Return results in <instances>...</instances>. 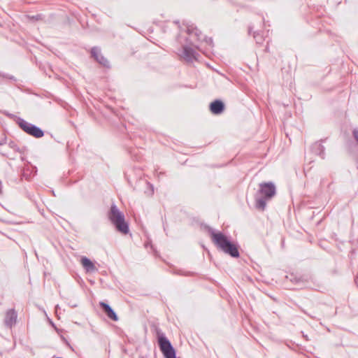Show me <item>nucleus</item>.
<instances>
[{
	"instance_id": "obj_1",
	"label": "nucleus",
	"mask_w": 358,
	"mask_h": 358,
	"mask_svg": "<svg viewBox=\"0 0 358 358\" xmlns=\"http://www.w3.org/2000/svg\"><path fill=\"white\" fill-rule=\"evenodd\" d=\"M275 187L273 182H263L259 185V189L255 195V207L264 210L266 206V201L275 194Z\"/></svg>"
},
{
	"instance_id": "obj_2",
	"label": "nucleus",
	"mask_w": 358,
	"mask_h": 358,
	"mask_svg": "<svg viewBox=\"0 0 358 358\" xmlns=\"http://www.w3.org/2000/svg\"><path fill=\"white\" fill-rule=\"evenodd\" d=\"M108 217L117 231L127 234L129 231V224L125 222L124 214L118 209L117 206L113 203L108 213Z\"/></svg>"
},
{
	"instance_id": "obj_3",
	"label": "nucleus",
	"mask_w": 358,
	"mask_h": 358,
	"mask_svg": "<svg viewBox=\"0 0 358 358\" xmlns=\"http://www.w3.org/2000/svg\"><path fill=\"white\" fill-rule=\"evenodd\" d=\"M157 334L158 337L159 347L164 357L176 358V350L172 346L171 342L159 330H157Z\"/></svg>"
},
{
	"instance_id": "obj_4",
	"label": "nucleus",
	"mask_w": 358,
	"mask_h": 358,
	"mask_svg": "<svg viewBox=\"0 0 358 358\" xmlns=\"http://www.w3.org/2000/svg\"><path fill=\"white\" fill-rule=\"evenodd\" d=\"M17 124H18L19 127L24 132H26L29 135H31L35 138H41L44 135V132L41 128H39L31 123L27 122V121H25L24 120H23L22 118H19L17 120Z\"/></svg>"
},
{
	"instance_id": "obj_5",
	"label": "nucleus",
	"mask_w": 358,
	"mask_h": 358,
	"mask_svg": "<svg viewBox=\"0 0 358 358\" xmlns=\"http://www.w3.org/2000/svg\"><path fill=\"white\" fill-rule=\"evenodd\" d=\"M210 234L214 243L222 251H223L231 242L228 238L221 232H215L214 230L211 229Z\"/></svg>"
},
{
	"instance_id": "obj_6",
	"label": "nucleus",
	"mask_w": 358,
	"mask_h": 358,
	"mask_svg": "<svg viewBox=\"0 0 358 358\" xmlns=\"http://www.w3.org/2000/svg\"><path fill=\"white\" fill-rule=\"evenodd\" d=\"M182 48L183 51L182 57L185 60L188 62H192L194 60L197 59L199 55L193 48L187 45H184Z\"/></svg>"
},
{
	"instance_id": "obj_7",
	"label": "nucleus",
	"mask_w": 358,
	"mask_h": 358,
	"mask_svg": "<svg viewBox=\"0 0 358 358\" xmlns=\"http://www.w3.org/2000/svg\"><path fill=\"white\" fill-rule=\"evenodd\" d=\"M92 56L102 66L108 67V61L101 55V50L97 47H94L91 50Z\"/></svg>"
},
{
	"instance_id": "obj_8",
	"label": "nucleus",
	"mask_w": 358,
	"mask_h": 358,
	"mask_svg": "<svg viewBox=\"0 0 358 358\" xmlns=\"http://www.w3.org/2000/svg\"><path fill=\"white\" fill-rule=\"evenodd\" d=\"M17 313L14 309H10L6 313L4 324L6 327L11 328L15 324L17 320Z\"/></svg>"
},
{
	"instance_id": "obj_9",
	"label": "nucleus",
	"mask_w": 358,
	"mask_h": 358,
	"mask_svg": "<svg viewBox=\"0 0 358 358\" xmlns=\"http://www.w3.org/2000/svg\"><path fill=\"white\" fill-rule=\"evenodd\" d=\"M80 263L87 273H94L97 271V268L94 264L87 257H82Z\"/></svg>"
},
{
	"instance_id": "obj_10",
	"label": "nucleus",
	"mask_w": 358,
	"mask_h": 358,
	"mask_svg": "<svg viewBox=\"0 0 358 358\" xmlns=\"http://www.w3.org/2000/svg\"><path fill=\"white\" fill-rule=\"evenodd\" d=\"M99 305L104 311V313L106 314V315L108 317V318L113 321L118 320L117 315L108 303L101 301L99 303Z\"/></svg>"
},
{
	"instance_id": "obj_11",
	"label": "nucleus",
	"mask_w": 358,
	"mask_h": 358,
	"mask_svg": "<svg viewBox=\"0 0 358 358\" xmlns=\"http://www.w3.org/2000/svg\"><path fill=\"white\" fill-rule=\"evenodd\" d=\"M224 109V105L222 101L215 100L210 105V110L213 114H220Z\"/></svg>"
},
{
	"instance_id": "obj_12",
	"label": "nucleus",
	"mask_w": 358,
	"mask_h": 358,
	"mask_svg": "<svg viewBox=\"0 0 358 358\" xmlns=\"http://www.w3.org/2000/svg\"><path fill=\"white\" fill-rule=\"evenodd\" d=\"M223 252L232 257L236 258L240 255L237 245L231 242L224 248Z\"/></svg>"
},
{
	"instance_id": "obj_13",
	"label": "nucleus",
	"mask_w": 358,
	"mask_h": 358,
	"mask_svg": "<svg viewBox=\"0 0 358 358\" xmlns=\"http://www.w3.org/2000/svg\"><path fill=\"white\" fill-rule=\"evenodd\" d=\"M187 34L191 36H195L199 41L201 40L200 38L201 31L192 25L187 27Z\"/></svg>"
},
{
	"instance_id": "obj_14",
	"label": "nucleus",
	"mask_w": 358,
	"mask_h": 358,
	"mask_svg": "<svg viewBox=\"0 0 358 358\" xmlns=\"http://www.w3.org/2000/svg\"><path fill=\"white\" fill-rule=\"evenodd\" d=\"M8 147L15 152H20V148L14 141L8 143Z\"/></svg>"
},
{
	"instance_id": "obj_15",
	"label": "nucleus",
	"mask_w": 358,
	"mask_h": 358,
	"mask_svg": "<svg viewBox=\"0 0 358 358\" xmlns=\"http://www.w3.org/2000/svg\"><path fill=\"white\" fill-rule=\"evenodd\" d=\"M41 17H42L41 15H36L28 16V17L31 20H33V21H37V20H41Z\"/></svg>"
},
{
	"instance_id": "obj_16",
	"label": "nucleus",
	"mask_w": 358,
	"mask_h": 358,
	"mask_svg": "<svg viewBox=\"0 0 358 358\" xmlns=\"http://www.w3.org/2000/svg\"><path fill=\"white\" fill-rule=\"evenodd\" d=\"M315 146L318 148V149L321 150L320 155H324V147L320 143H315ZM322 157L324 158L323 156H322Z\"/></svg>"
},
{
	"instance_id": "obj_17",
	"label": "nucleus",
	"mask_w": 358,
	"mask_h": 358,
	"mask_svg": "<svg viewBox=\"0 0 358 358\" xmlns=\"http://www.w3.org/2000/svg\"><path fill=\"white\" fill-rule=\"evenodd\" d=\"M352 134H353V136H354L355 139L358 143V129H354Z\"/></svg>"
},
{
	"instance_id": "obj_18",
	"label": "nucleus",
	"mask_w": 358,
	"mask_h": 358,
	"mask_svg": "<svg viewBox=\"0 0 358 358\" xmlns=\"http://www.w3.org/2000/svg\"><path fill=\"white\" fill-rule=\"evenodd\" d=\"M204 41H206V43L207 44H208L209 45H213V39L211 38H207L206 37L204 38Z\"/></svg>"
},
{
	"instance_id": "obj_19",
	"label": "nucleus",
	"mask_w": 358,
	"mask_h": 358,
	"mask_svg": "<svg viewBox=\"0 0 358 358\" xmlns=\"http://www.w3.org/2000/svg\"><path fill=\"white\" fill-rule=\"evenodd\" d=\"M357 163H358V159H357Z\"/></svg>"
}]
</instances>
